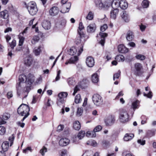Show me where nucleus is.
<instances>
[{"label": "nucleus", "instance_id": "1", "mask_svg": "<svg viewBox=\"0 0 156 156\" xmlns=\"http://www.w3.org/2000/svg\"><path fill=\"white\" fill-rule=\"evenodd\" d=\"M34 77L32 74H29L27 77L24 74L19 76V82L16 85L17 95L20 96L24 91H29L30 89V85L34 82Z\"/></svg>", "mask_w": 156, "mask_h": 156}, {"label": "nucleus", "instance_id": "2", "mask_svg": "<svg viewBox=\"0 0 156 156\" xmlns=\"http://www.w3.org/2000/svg\"><path fill=\"white\" fill-rule=\"evenodd\" d=\"M30 108L28 106L25 104H22L18 108L17 112L18 114L21 116L24 117L22 121H23L30 115Z\"/></svg>", "mask_w": 156, "mask_h": 156}, {"label": "nucleus", "instance_id": "3", "mask_svg": "<svg viewBox=\"0 0 156 156\" xmlns=\"http://www.w3.org/2000/svg\"><path fill=\"white\" fill-rule=\"evenodd\" d=\"M78 34L79 36L78 37L75 41L76 46L79 47V49L82 51H83V46L85 40V35L83 33L80 32L78 30Z\"/></svg>", "mask_w": 156, "mask_h": 156}, {"label": "nucleus", "instance_id": "4", "mask_svg": "<svg viewBox=\"0 0 156 156\" xmlns=\"http://www.w3.org/2000/svg\"><path fill=\"white\" fill-rule=\"evenodd\" d=\"M25 5L30 15L33 16L36 14L38 9L36 3L35 2H30L27 5L26 4Z\"/></svg>", "mask_w": 156, "mask_h": 156}, {"label": "nucleus", "instance_id": "5", "mask_svg": "<svg viewBox=\"0 0 156 156\" xmlns=\"http://www.w3.org/2000/svg\"><path fill=\"white\" fill-rule=\"evenodd\" d=\"M108 27L107 24H104L100 27V32L97 37L100 36L102 39L100 41V43L102 45L104 46L105 42V37L107 36L108 34L106 33H103L108 28Z\"/></svg>", "mask_w": 156, "mask_h": 156}, {"label": "nucleus", "instance_id": "6", "mask_svg": "<svg viewBox=\"0 0 156 156\" xmlns=\"http://www.w3.org/2000/svg\"><path fill=\"white\" fill-rule=\"evenodd\" d=\"M110 0H95V3L96 5L99 9H101L104 8H107L111 5L110 4H107V2Z\"/></svg>", "mask_w": 156, "mask_h": 156}, {"label": "nucleus", "instance_id": "7", "mask_svg": "<svg viewBox=\"0 0 156 156\" xmlns=\"http://www.w3.org/2000/svg\"><path fill=\"white\" fill-rule=\"evenodd\" d=\"M129 114L125 110L123 109L121 110L119 119L121 122L124 123L127 122L129 121Z\"/></svg>", "mask_w": 156, "mask_h": 156}, {"label": "nucleus", "instance_id": "8", "mask_svg": "<svg viewBox=\"0 0 156 156\" xmlns=\"http://www.w3.org/2000/svg\"><path fill=\"white\" fill-rule=\"evenodd\" d=\"M92 99L94 104L97 106H99L101 104L103 101L102 98L98 94H94Z\"/></svg>", "mask_w": 156, "mask_h": 156}, {"label": "nucleus", "instance_id": "9", "mask_svg": "<svg viewBox=\"0 0 156 156\" xmlns=\"http://www.w3.org/2000/svg\"><path fill=\"white\" fill-rule=\"evenodd\" d=\"M67 95L68 93L67 92H62L59 93L58 95L57 105H60L61 104L64 103L65 101L64 99L66 98Z\"/></svg>", "mask_w": 156, "mask_h": 156}, {"label": "nucleus", "instance_id": "10", "mask_svg": "<svg viewBox=\"0 0 156 156\" xmlns=\"http://www.w3.org/2000/svg\"><path fill=\"white\" fill-rule=\"evenodd\" d=\"M83 51L79 49V47H73L70 49L69 54L70 55H76L77 56L80 55Z\"/></svg>", "mask_w": 156, "mask_h": 156}, {"label": "nucleus", "instance_id": "11", "mask_svg": "<svg viewBox=\"0 0 156 156\" xmlns=\"http://www.w3.org/2000/svg\"><path fill=\"white\" fill-rule=\"evenodd\" d=\"M115 117L114 115H109L105 119V124L107 126H111L115 122Z\"/></svg>", "mask_w": 156, "mask_h": 156}, {"label": "nucleus", "instance_id": "12", "mask_svg": "<svg viewBox=\"0 0 156 156\" xmlns=\"http://www.w3.org/2000/svg\"><path fill=\"white\" fill-rule=\"evenodd\" d=\"M142 65L139 63H136L134 65V71L135 74L139 75L143 69Z\"/></svg>", "mask_w": 156, "mask_h": 156}, {"label": "nucleus", "instance_id": "13", "mask_svg": "<svg viewBox=\"0 0 156 156\" xmlns=\"http://www.w3.org/2000/svg\"><path fill=\"white\" fill-rule=\"evenodd\" d=\"M119 0H110L109 3L107 2V4H110L112 8L114 9H118V8L119 7Z\"/></svg>", "mask_w": 156, "mask_h": 156}, {"label": "nucleus", "instance_id": "14", "mask_svg": "<svg viewBox=\"0 0 156 156\" xmlns=\"http://www.w3.org/2000/svg\"><path fill=\"white\" fill-rule=\"evenodd\" d=\"M10 117V114L8 113H5L2 117H0V124H3L6 123V121L9 119Z\"/></svg>", "mask_w": 156, "mask_h": 156}, {"label": "nucleus", "instance_id": "15", "mask_svg": "<svg viewBox=\"0 0 156 156\" xmlns=\"http://www.w3.org/2000/svg\"><path fill=\"white\" fill-rule=\"evenodd\" d=\"M71 4L69 2H67L66 4H62L61 6L62 9L60 12L63 13L68 12L71 6Z\"/></svg>", "mask_w": 156, "mask_h": 156}, {"label": "nucleus", "instance_id": "16", "mask_svg": "<svg viewBox=\"0 0 156 156\" xmlns=\"http://www.w3.org/2000/svg\"><path fill=\"white\" fill-rule=\"evenodd\" d=\"M94 58L91 57H88L86 60V63L87 66L89 67H92L94 65Z\"/></svg>", "mask_w": 156, "mask_h": 156}, {"label": "nucleus", "instance_id": "17", "mask_svg": "<svg viewBox=\"0 0 156 156\" xmlns=\"http://www.w3.org/2000/svg\"><path fill=\"white\" fill-rule=\"evenodd\" d=\"M59 12V10L57 7L53 6L50 9L49 13L51 16H54L57 15Z\"/></svg>", "mask_w": 156, "mask_h": 156}, {"label": "nucleus", "instance_id": "18", "mask_svg": "<svg viewBox=\"0 0 156 156\" xmlns=\"http://www.w3.org/2000/svg\"><path fill=\"white\" fill-rule=\"evenodd\" d=\"M70 142L69 140L67 138L61 139L59 142V144L61 146H64L68 144Z\"/></svg>", "mask_w": 156, "mask_h": 156}, {"label": "nucleus", "instance_id": "19", "mask_svg": "<svg viewBox=\"0 0 156 156\" xmlns=\"http://www.w3.org/2000/svg\"><path fill=\"white\" fill-rule=\"evenodd\" d=\"M122 19L126 22H128L129 21L130 19L129 16L125 11H123L121 14Z\"/></svg>", "mask_w": 156, "mask_h": 156}, {"label": "nucleus", "instance_id": "20", "mask_svg": "<svg viewBox=\"0 0 156 156\" xmlns=\"http://www.w3.org/2000/svg\"><path fill=\"white\" fill-rule=\"evenodd\" d=\"M96 27L95 24L92 23L89 24L87 27V31L89 33L94 32L96 29Z\"/></svg>", "mask_w": 156, "mask_h": 156}, {"label": "nucleus", "instance_id": "21", "mask_svg": "<svg viewBox=\"0 0 156 156\" xmlns=\"http://www.w3.org/2000/svg\"><path fill=\"white\" fill-rule=\"evenodd\" d=\"M119 51L121 53H126L128 52L129 49L123 44H120L118 46Z\"/></svg>", "mask_w": 156, "mask_h": 156}, {"label": "nucleus", "instance_id": "22", "mask_svg": "<svg viewBox=\"0 0 156 156\" xmlns=\"http://www.w3.org/2000/svg\"><path fill=\"white\" fill-rule=\"evenodd\" d=\"M119 7L123 9H125L128 6L127 2L125 0H121L119 1Z\"/></svg>", "mask_w": 156, "mask_h": 156}, {"label": "nucleus", "instance_id": "23", "mask_svg": "<svg viewBox=\"0 0 156 156\" xmlns=\"http://www.w3.org/2000/svg\"><path fill=\"white\" fill-rule=\"evenodd\" d=\"M43 27L45 30L49 29L51 27L50 21L47 20H44L42 23Z\"/></svg>", "mask_w": 156, "mask_h": 156}, {"label": "nucleus", "instance_id": "24", "mask_svg": "<svg viewBox=\"0 0 156 156\" xmlns=\"http://www.w3.org/2000/svg\"><path fill=\"white\" fill-rule=\"evenodd\" d=\"M134 135L132 133L126 134L124 137L123 139L124 141H128L131 140L134 137Z\"/></svg>", "mask_w": 156, "mask_h": 156}, {"label": "nucleus", "instance_id": "25", "mask_svg": "<svg viewBox=\"0 0 156 156\" xmlns=\"http://www.w3.org/2000/svg\"><path fill=\"white\" fill-rule=\"evenodd\" d=\"M82 156H98V153L96 152L93 155V152L91 151H87L82 155Z\"/></svg>", "mask_w": 156, "mask_h": 156}, {"label": "nucleus", "instance_id": "26", "mask_svg": "<svg viewBox=\"0 0 156 156\" xmlns=\"http://www.w3.org/2000/svg\"><path fill=\"white\" fill-rule=\"evenodd\" d=\"M78 60V58L77 56L76 55L73 57H72L68 61L65 62L66 65H68L69 64L74 63L75 62Z\"/></svg>", "mask_w": 156, "mask_h": 156}, {"label": "nucleus", "instance_id": "27", "mask_svg": "<svg viewBox=\"0 0 156 156\" xmlns=\"http://www.w3.org/2000/svg\"><path fill=\"white\" fill-rule=\"evenodd\" d=\"M1 17L4 19H7L9 16L8 12L7 10H5L0 13Z\"/></svg>", "mask_w": 156, "mask_h": 156}, {"label": "nucleus", "instance_id": "28", "mask_svg": "<svg viewBox=\"0 0 156 156\" xmlns=\"http://www.w3.org/2000/svg\"><path fill=\"white\" fill-rule=\"evenodd\" d=\"M91 78L92 82L94 83H97L99 81V77L96 73L92 74Z\"/></svg>", "mask_w": 156, "mask_h": 156}, {"label": "nucleus", "instance_id": "29", "mask_svg": "<svg viewBox=\"0 0 156 156\" xmlns=\"http://www.w3.org/2000/svg\"><path fill=\"white\" fill-rule=\"evenodd\" d=\"M2 147L3 152L7 151L9 147V143L8 141H4L2 143Z\"/></svg>", "mask_w": 156, "mask_h": 156}, {"label": "nucleus", "instance_id": "30", "mask_svg": "<svg viewBox=\"0 0 156 156\" xmlns=\"http://www.w3.org/2000/svg\"><path fill=\"white\" fill-rule=\"evenodd\" d=\"M119 10L118 9H114L111 11L110 13L111 17L113 19H115L118 13Z\"/></svg>", "mask_w": 156, "mask_h": 156}, {"label": "nucleus", "instance_id": "31", "mask_svg": "<svg viewBox=\"0 0 156 156\" xmlns=\"http://www.w3.org/2000/svg\"><path fill=\"white\" fill-rule=\"evenodd\" d=\"M133 35L132 31H129L127 32L126 36V38L127 40L129 41H132L133 38Z\"/></svg>", "mask_w": 156, "mask_h": 156}, {"label": "nucleus", "instance_id": "32", "mask_svg": "<svg viewBox=\"0 0 156 156\" xmlns=\"http://www.w3.org/2000/svg\"><path fill=\"white\" fill-rule=\"evenodd\" d=\"M39 37L37 35L34 36L31 40L32 44H36L39 40Z\"/></svg>", "mask_w": 156, "mask_h": 156}, {"label": "nucleus", "instance_id": "33", "mask_svg": "<svg viewBox=\"0 0 156 156\" xmlns=\"http://www.w3.org/2000/svg\"><path fill=\"white\" fill-rule=\"evenodd\" d=\"M73 128L76 130H79L80 129L81 126L80 124L78 121H76L73 123Z\"/></svg>", "mask_w": 156, "mask_h": 156}, {"label": "nucleus", "instance_id": "34", "mask_svg": "<svg viewBox=\"0 0 156 156\" xmlns=\"http://www.w3.org/2000/svg\"><path fill=\"white\" fill-rule=\"evenodd\" d=\"M86 135L88 137H95L96 136V133L94 130L87 131L86 133Z\"/></svg>", "mask_w": 156, "mask_h": 156}, {"label": "nucleus", "instance_id": "35", "mask_svg": "<svg viewBox=\"0 0 156 156\" xmlns=\"http://www.w3.org/2000/svg\"><path fill=\"white\" fill-rule=\"evenodd\" d=\"M32 61V58L30 57L26 58L25 60V64L27 66H29Z\"/></svg>", "mask_w": 156, "mask_h": 156}, {"label": "nucleus", "instance_id": "36", "mask_svg": "<svg viewBox=\"0 0 156 156\" xmlns=\"http://www.w3.org/2000/svg\"><path fill=\"white\" fill-rule=\"evenodd\" d=\"M155 134V131L154 130H148L146 133V136L148 137H151L154 136Z\"/></svg>", "mask_w": 156, "mask_h": 156}, {"label": "nucleus", "instance_id": "37", "mask_svg": "<svg viewBox=\"0 0 156 156\" xmlns=\"http://www.w3.org/2000/svg\"><path fill=\"white\" fill-rule=\"evenodd\" d=\"M85 133V131L81 130L78 134L77 137L80 140L84 136Z\"/></svg>", "mask_w": 156, "mask_h": 156}, {"label": "nucleus", "instance_id": "38", "mask_svg": "<svg viewBox=\"0 0 156 156\" xmlns=\"http://www.w3.org/2000/svg\"><path fill=\"white\" fill-rule=\"evenodd\" d=\"M67 82L70 86L74 85L75 84V80L72 78H69L67 79Z\"/></svg>", "mask_w": 156, "mask_h": 156}, {"label": "nucleus", "instance_id": "39", "mask_svg": "<svg viewBox=\"0 0 156 156\" xmlns=\"http://www.w3.org/2000/svg\"><path fill=\"white\" fill-rule=\"evenodd\" d=\"M82 101L81 97L80 94H77L75 97V102L76 104L80 103Z\"/></svg>", "mask_w": 156, "mask_h": 156}, {"label": "nucleus", "instance_id": "40", "mask_svg": "<svg viewBox=\"0 0 156 156\" xmlns=\"http://www.w3.org/2000/svg\"><path fill=\"white\" fill-rule=\"evenodd\" d=\"M149 2L148 0H144L142 3V5L144 8H147L149 6Z\"/></svg>", "mask_w": 156, "mask_h": 156}, {"label": "nucleus", "instance_id": "41", "mask_svg": "<svg viewBox=\"0 0 156 156\" xmlns=\"http://www.w3.org/2000/svg\"><path fill=\"white\" fill-rule=\"evenodd\" d=\"M115 59L119 62H123L125 58L122 55H118L116 56Z\"/></svg>", "mask_w": 156, "mask_h": 156}, {"label": "nucleus", "instance_id": "42", "mask_svg": "<svg viewBox=\"0 0 156 156\" xmlns=\"http://www.w3.org/2000/svg\"><path fill=\"white\" fill-rule=\"evenodd\" d=\"M139 104V101L136 100L134 101L132 103L131 107L133 109H135L138 108V106Z\"/></svg>", "mask_w": 156, "mask_h": 156}, {"label": "nucleus", "instance_id": "43", "mask_svg": "<svg viewBox=\"0 0 156 156\" xmlns=\"http://www.w3.org/2000/svg\"><path fill=\"white\" fill-rule=\"evenodd\" d=\"M94 13L91 11H90L88 13V15L86 17L87 20H92L94 18Z\"/></svg>", "mask_w": 156, "mask_h": 156}, {"label": "nucleus", "instance_id": "44", "mask_svg": "<svg viewBox=\"0 0 156 156\" xmlns=\"http://www.w3.org/2000/svg\"><path fill=\"white\" fill-rule=\"evenodd\" d=\"M83 109L82 107L78 108L77 109L76 115L78 116H80L82 114Z\"/></svg>", "mask_w": 156, "mask_h": 156}, {"label": "nucleus", "instance_id": "45", "mask_svg": "<svg viewBox=\"0 0 156 156\" xmlns=\"http://www.w3.org/2000/svg\"><path fill=\"white\" fill-rule=\"evenodd\" d=\"M34 52L36 55H39L41 52V47L39 46L37 48H35L34 50Z\"/></svg>", "mask_w": 156, "mask_h": 156}, {"label": "nucleus", "instance_id": "46", "mask_svg": "<svg viewBox=\"0 0 156 156\" xmlns=\"http://www.w3.org/2000/svg\"><path fill=\"white\" fill-rule=\"evenodd\" d=\"M87 144H89L93 147H96L98 145V144L94 140H91L89 141L87 143Z\"/></svg>", "mask_w": 156, "mask_h": 156}, {"label": "nucleus", "instance_id": "47", "mask_svg": "<svg viewBox=\"0 0 156 156\" xmlns=\"http://www.w3.org/2000/svg\"><path fill=\"white\" fill-rule=\"evenodd\" d=\"M19 46H22L24 42L25 38L23 37H22L20 35L19 36Z\"/></svg>", "mask_w": 156, "mask_h": 156}, {"label": "nucleus", "instance_id": "48", "mask_svg": "<svg viewBox=\"0 0 156 156\" xmlns=\"http://www.w3.org/2000/svg\"><path fill=\"white\" fill-rule=\"evenodd\" d=\"M6 132V129L5 127L3 126H0V135H3Z\"/></svg>", "mask_w": 156, "mask_h": 156}, {"label": "nucleus", "instance_id": "49", "mask_svg": "<svg viewBox=\"0 0 156 156\" xmlns=\"http://www.w3.org/2000/svg\"><path fill=\"white\" fill-rule=\"evenodd\" d=\"M136 58L139 60H143L145 59V57L142 55H137L136 56Z\"/></svg>", "mask_w": 156, "mask_h": 156}, {"label": "nucleus", "instance_id": "50", "mask_svg": "<svg viewBox=\"0 0 156 156\" xmlns=\"http://www.w3.org/2000/svg\"><path fill=\"white\" fill-rule=\"evenodd\" d=\"M121 72L119 70L115 74L113 75V80L114 81L116 79H118L120 76Z\"/></svg>", "mask_w": 156, "mask_h": 156}, {"label": "nucleus", "instance_id": "51", "mask_svg": "<svg viewBox=\"0 0 156 156\" xmlns=\"http://www.w3.org/2000/svg\"><path fill=\"white\" fill-rule=\"evenodd\" d=\"M15 138L14 135L13 134H12L9 137V140L10 142V146H11L13 144V141L14 140Z\"/></svg>", "mask_w": 156, "mask_h": 156}, {"label": "nucleus", "instance_id": "52", "mask_svg": "<svg viewBox=\"0 0 156 156\" xmlns=\"http://www.w3.org/2000/svg\"><path fill=\"white\" fill-rule=\"evenodd\" d=\"M102 129V127L101 126L99 125L96 126L93 130L95 132V133L96 132H98L100 131Z\"/></svg>", "mask_w": 156, "mask_h": 156}, {"label": "nucleus", "instance_id": "53", "mask_svg": "<svg viewBox=\"0 0 156 156\" xmlns=\"http://www.w3.org/2000/svg\"><path fill=\"white\" fill-rule=\"evenodd\" d=\"M137 142L138 144L141 145H144L146 143V141L144 139H139L137 140Z\"/></svg>", "mask_w": 156, "mask_h": 156}, {"label": "nucleus", "instance_id": "54", "mask_svg": "<svg viewBox=\"0 0 156 156\" xmlns=\"http://www.w3.org/2000/svg\"><path fill=\"white\" fill-rule=\"evenodd\" d=\"M47 151V148L45 147H43V148L40 150V152L42 155H44V153Z\"/></svg>", "mask_w": 156, "mask_h": 156}, {"label": "nucleus", "instance_id": "55", "mask_svg": "<svg viewBox=\"0 0 156 156\" xmlns=\"http://www.w3.org/2000/svg\"><path fill=\"white\" fill-rule=\"evenodd\" d=\"M144 96L147 97L148 98H151L152 96V92L151 91H150L148 94H146L145 93H144Z\"/></svg>", "mask_w": 156, "mask_h": 156}, {"label": "nucleus", "instance_id": "56", "mask_svg": "<svg viewBox=\"0 0 156 156\" xmlns=\"http://www.w3.org/2000/svg\"><path fill=\"white\" fill-rule=\"evenodd\" d=\"M16 45V41L15 40H13L11 43L10 44V46L12 49H13Z\"/></svg>", "mask_w": 156, "mask_h": 156}, {"label": "nucleus", "instance_id": "57", "mask_svg": "<svg viewBox=\"0 0 156 156\" xmlns=\"http://www.w3.org/2000/svg\"><path fill=\"white\" fill-rule=\"evenodd\" d=\"M84 27L83 26V23L81 22H80L79 23V30H79L80 32H81L82 33H83L82 31H81V30H82L83 28Z\"/></svg>", "mask_w": 156, "mask_h": 156}, {"label": "nucleus", "instance_id": "58", "mask_svg": "<svg viewBox=\"0 0 156 156\" xmlns=\"http://www.w3.org/2000/svg\"><path fill=\"white\" fill-rule=\"evenodd\" d=\"M79 90V87L78 86H76L74 90V92L73 94V95H74Z\"/></svg>", "mask_w": 156, "mask_h": 156}, {"label": "nucleus", "instance_id": "59", "mask_svg": "<svg viewBox=\"0 0 156 156\" xmlns=\"http://www.w3.org/2000/svg\"><path fill=\"white\" fill-rule=\"evenodd\" d=\"M64 128V126L62 125H60L58 126L57 128V131H61L63 130V129Z\"/></svg>", "mask_w": 156, "mask_h": 156}, {"label": "nucleus", "instance_id": "60", "mask_svg": "<svg viewBox=\"0 0 156 156\" xmlns=\"http://www.w3.org/2000/svg\"><path fill=\"white\" fill-rule=\"evenodd\" d=\"M7 98L8 99H10L12 98L13 96L12 92V91H10L8 92L7 94Z\"/></svg>", "mask_w": 156, "mask_h": 156}, {"label": "nucleus", "instance_id": "61", "mask_svg": "<svg viewBox=\"0 0 156 156\" xmlns=\"http://www.w3.org/2000/svg\"><path fill=\"white\" fill-rule=\"evenodd\" d=\"M105 58L107 59V60H109L111 58L110 56V54L109 52H108L107 53L106 56L105 57Z\"/></svg>", "mask_w": 156, "mask_h": 156}, {"label": "nucleus", "instance_id": "62", "mask_svg": "<svg viewBox=\"0 0 156 156\" xmlns=\"http://www.w3.org/2000/svg\"><path fill=\"white\" fill-rule=\"evenodd\" d=\"M61 73V71L60 70H59L57 74V76L55 78V81H57L58 80L60 79V74Z\"/></svg>", "mask_w": 156, "mask_h": 156}, {"label": "nucleus", "instance_id": "63", "mask_svg": "<svg viewBox=\"0 0 156 156\" xmlns=\"http://www.w3.org/2000/svg\"><path fill=\"white\" fill-rule=\"evenodd\" d=\"M128 45L131 47L134 48L135 47L136 44L133 42H130L128 44Z\"/></svg>", "mask_w": 156, "mask_h": 156}, {"label": "nucleus", "instance_id": "64", "mask_svg": "<svg viewBox=\"0 0 156 156\" xmlns=\"http://www.w3.org/2000/svg\"><path fill=\"white\" fill-rule=\"evenodd\" d=\"M140 30H141V31H144V30L146 28V27L144 25L142 24H141L140 26Z\"/></svg>", "mask_w": 156, "mask_h": 156}]
</instances>
